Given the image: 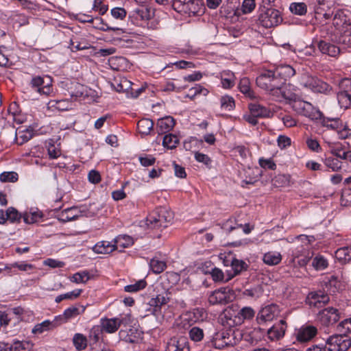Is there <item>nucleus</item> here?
<instances>
[{"label":"nucleus","instance_id":"nucleus-52","mask_svg":"<svg viewBox=\"0 0 351 351\" xmlns=\"http://www.w3.org/2000/svg\"><path fill=\"white\" fill-rule=\"evenodd\" d=\"M221 107L226 111H231L235 106L234 100L232 97L224 95L220 99Z\"/></svg>","mask_w":351,"mask_h":351},{"label":"nucleus","instance_id":"nucleus-14","mask_svg":"<svg viewBox=\"0 0 351 351\" xmlns=\"http://www.w3.org/2000/svg\"><path fill=\"white\" fill-rule=\"evenodd\" d=\"M47 81L45 82L44 77L40 76L34 77L30 82V84L32 88H36L38 93L41 95H48L51 90V78L48 76L45 77Z\"/></svg>","mask_w":351,"mask_h":351},{"label":"nucleus","instance_id":"nucleus-56","mask_svg":"<svg viewBox=\"0 0 351 351\" xmlns=\"http://www.w3.org/2000/svg\"><path fill=\"white\" fill-rule=\"evenodd\" d=\"M289 10L295 14L304 15L306 13L307 8L304 3H292L290 5Z\"/></svg>","mask_w":351,"mask_h":351},{"label":"nucleus","instance_id":"nucleus-16","mask_svg":"<svg viewBox=\"0 0 351 351\" xmlns=\"http://www.w3.org/2000/svg\"><path fill=\"white\" fill-rule=\"evenodd\" d=\"M329 302V296L322 291L311 292L308 295L307 302L310 306L321 308Z\"/></svg>","mask_w":351,"mask_h":351},{"label":"nucleus","instance_id":"nucleus-34","mask_svg":"<svg viewBox=\"0 0 351 351\" xmlns=\"http://www.w3.org/2000/svg\"><path fill=\"white\" fill-rule=\"evenodd\" d=\"M115 250V244L106 241L99 242L93 247L94 252L97 254H109Z\"/></svg>","mask_w":351,"mask_h":351},{"label":"nucleus","instance_id":"nucleus-12","mask_svg":"<svg viewBox=\"0 0 351 351\" xmlns=\"http://www.w3.org/2000/svg\"><path fill=\"white\" fill-rule=\"evenodd\" d=\"M274 99L277 101H288L291 103L298 99V95L293 92L292 85L290 84H285L280 86L272 95Z\"/></svg>","mask_w":351,"mask_h":351},{"label":"nucleus","instance_id":"nucleus-64","mask_svg":"<svg viewBox=\"0 0 351 351\" xmlns=\"http://www.w3.org/2000/svg\"><path fill=\"white\" fill-rule=\"evenodd\" d=\"M337 330L343 335L351 333V317L341 321L337 326Z\"/></svg>","mask_w":351,"mask_h":351},{"label":"nucleus","instance_id":"nucleus-1","mask_svg":"<svg viewBox=\"0 0 351 351\" xmlns=\"http://www.w3.org/2000/svg\"><path fill=\"white\" fill-rule=\"evenodd\" d=\"M282 21V17L279 10L260 5L257 16V23L260 25L265 28H271L278 26Z\"/></svg>","mask_w":351,"mask_h":351},{"label":"nucleus","instance_id":"nucleus-17","mask_svg":"<svg viewBox=\"0 0 351 351\" xmlns=\"http://www.w3.org/2000/svg\"><path fill=\"white\" fill-rule=\"evenodd\" d=\"M278 307L275 304H270L263 308L257 315V322L258 324L271 321L278 313Z\"/></svg>","mask_w":351,"mask_h":351},{"label":"nucleus","instance_id":"nucleus-31","mask_svg":"<svg viewBox=\"0 0 351 351\" xmlns=\"http://www.w3.org/2000/svg\"><path fill=\"white\" fill-rule=\"evenodd\" d=\"M131 82L126 79H123L121 80L120 83L117 84L116 87V90L118 92L121 91H127L129 88L131 89V94L133 97H137L140 95V94L144 90L143 88H139L136 90H134L131 87Z\"/></svg>","mask_w":351,"mask_h":351},{"label":"nucleus","instance_id":"nucleus-55","mask_svg":"<svg viewBox=\"0 0 351 351\" xmlns=\"http://www.w3.org/2000/svg\"><path fill=\"white\" fill-rule=\"evenodd\" d=\"M327 260L322 255L316 256L312 262L313 267L316 270H323L328 267Z\"/></svg>","mask_w":351,"mask_h":351},{"label":"nucleus","instance_id":"nucleus-13","mask_svg":"<svg viewBox=\"0 0 351 351\" xmlns=\"http://www.w3.org/2000/svg\"><path fill=\"white\" fill-rule=\"evenodd\" d=\"M166 351H190L189 342L186 337H173L169 339Z\"/></svg>","mask_w":351,"mask_h":351},{"label":"nucleus","instance_id":"nucleus-46","mask_svg":"<svg viewBox=\"0 0 351 351\" xmlns=\"http://www.w3.org/2000/svg\"><path fill=\"white\" fill-rule=\"evenodd\" d=\"M149 266L154 273L160 274L166 269L167 264L163 261L153 258L150 260Z\"/></svg>","mask_w":351,"mask_h":351},{"label":"nucleus","instance_id":"nucleus-7","mask_svg":"<svg viewBox=\"0 0 351 351\" xmlns=\"http://www.w3.org/2000/svg\"><path fill=\"white\" fill-rule=\"evenodd\" d=\"M325 343V351H347L351 347V339L346 335L330 336Z\"/></svg>","mask_w":351,"mask_h":351},{"label":"nucleus","instance_id":"nucleus-30","mask_svg":"<svg viewBox=\"0 0 351 351\" xmlns=\"http://www.w3.org/2000/svg\"><path fill=\"white\" fill-rule=\"evenodd\" d=\"M92 23L93 24V27L103 32L121 31V32H124L121 28L110 26L99 16L93 17V23Z\"/></svg>","mask_w":351,"mask_h":351},{"label":"nucleus","instance_id":"nucleus-3","mask_svg":"<svg viewBox=\"0 0 351 351\" xmlns=\"http://www.w3.org/2000/svg\"><path fill=\"white\" fill-rule=\"evenodd\" d=\"M173 10L181 14L198 15L204 12V3L202 0H175Z\"/></svg>","mask_w":351,"mask_h":351},{"label":"nucleus","instance_id":"nucleus-37","mask_svg":"<svg viewBox=\"0 0 351 351\" xmlns=\"http://www.w3.org/2000/svg\"><path fill=\"white\" fill-rule=\"evenodd\" d=\"M319 119L321 120V124L322 126L333 130L336 132L339 128V125L342 123V121L339 118L325 117L323 114L322 115V118Z\"/></svg>","mask_w":351,"mask_h":351},{"label":"nucleus","instance_id":"nucleus-2","mask_svg":"<svg viewBox=\"0 0 351 351\" xmlns=\"http://www.w3.org/2000/svg\"><path fill=\"white\" fill-rule=\"evenodd\" d=\"M256 82L258 87L267 91L271 96L280 86H282L274 70H266L261 73L256 77Z\"/></svg>","mask_w":351,"mask_h":351},{"label":"nucleus","instance_id":"nucleus-22","mask_svg":"<svg viewBox=\"0 0 351 351\" xmlns=\"http://www.w3.org/2000/svg\"><path fill=\"white\" fill-rule=\"evenodd\" d=\"M124 321L125 318L121 319L119 318L102 319L101 320V329L108 333L114 332Z\"/></svg>","mask_w":351,"mask_h":351},{"label":"nucleus","instance_id":"nucleus-26","mask_svg":"<svg viewBox=\"0 0 351 351\" xmlns=\"http://www.w3.org/2000/svg\"><path fill=\"white\" fill-rule=\"evenodd\" d=\"M332 24L336 28L342 27V29H346V27L350 26V19L342 10L336 12L332 19Z\"/></svg>","mask_w":351,"mask_h":351},{"label":"nucleus","instance_id":"nucleus-62","mask_svg":"<svg viewBox=\"0 0 351 351\" xmlns=\"http://www.w3.org/2000/svg\"><path fill=\"white\" fill-rule=\"evenodd\" d=\"M5 215L8 217V220L12 223L19 221L21 217H23V215H21L17 210L13 207H10L7 209Z\"/></svg>","mask_w":351,"mask_h":351},{"label":"nucleus","instance_id":"nucleus-32","mask_svg":"<svg viewBox=\"0 0 351 351\" xmlns=\"http://www.w3.org/2000/svg\"><path fill=\"white\" fill-rule=\"evenodd\" d=\"M43 216L41 211L38 209L31 208L29 211H26L23 215L25 223L32 224L37 222Z\"/></svg>","mask_w":351,"mask_h":351},{"label":"nucleus","instance_id":"nucleus-6","mask_svg":"<svg viewBox=\"0 0 351 351\" xmlns=\"http://www.w3.org/2000/svg\"><path fill=\"white\" fill-rule=\"evenodd\" d=\"M300 85L315 93L327 94L332 90V87L326 82L316 77L308 75H304L302 76L300 79Z\"/></svg>","mask_w":351,"mask_h":351},{"label":"nucleus","instance_id":"nucleus-43","mask_svg":"<svg viewBox=\"0 0 351 351\" xmlns=\"http://www.w3.org/2000/svg\"><path fill=\"white\" fill-rule=\"evenodd\" d=\"M338 103L341 108L346 110L351 106V95L339 91L337 95Z\"/></svg>","mask_w":351,"mask_h":351},{"label":"nucleus","instance_id":"nucleus-33","mask_svg":"<svg viewBox=\"0 0 351 351\" xmlns=\"http://www.w3.org/2000/svg\"><path fill=\"white\" fill-rule=\"evenodd\" d=\"M70 106L71 103L68 99L50 100L47 104L48 108L51 110H68L70 108Z\"/></svg>","mask_w":351,"mask_h":351},{"label":"nucleus","instance_id":"nucleus-45","mask_svg":"<svg viewBox=\"0 0 351 351\" xmlns=\"http://www.w3.org/2000/svg\"><path fill=\"white\" fill-rule=\"evenodd\" d=\"M179 143V139L177 136L168 134H166L162 139V145L165 147L172 149L177 147V145Z\"/></svg>","mask_w":351,"mask_h":351},{"label":"nucleus","instance_id":"nucleus-48","mask_svg":"<svg viewBox=\"0 0 351 351\" xmlns=\"http://www.w3.org/2000/svg\"><path fill=\"white\" fill-rule=\"evenodd\" d=\"M73 345L77 350H84L87 346L86 337L80 333H76L73 338Z\"/></svg>","mask_w":351,"mask_h":351},{"label":"nucleus","instance_id":"nucleus-53","mask_svg":"<svg viewBox=\"0 0 351 351\" xmlns=\"http://www.w3.org/2000/svg\"><path fill=\"white\" fill-rule=\"evenodd\" d=\"M189 338L194 342H199L204 338V330L199 327H192L189 332Z\"/></svg>","mask_w":351,"mask_h":351},{"label":"nucleus","instance_id":"nucleus-24","mask_svg":"<svg viewBox=\"0 0 351 351\" xmlns=\"http://www.w3.org/2000/svg\"><path fill=\"white\" fill-rule=\"evenodd\" d=\"M175 125V120L171 117H165L157 121L156 130L158 134L169 132Z\"/></svg>","mask_w":351,"mask_h":351},{"label":"nucleus","instance_id":"nucleus-49","mask_svg":"<svg viewBox=\"0 0 351 351\" xmlns=\"http://www.w3.org/2000/svg\"><path fill=\"white\" fill-rule=\"evenodd\" d=\"M208 93L209 91L206 88L199 84H196L194 87L189 89V93L186 95V97L193 99L194 97L197 95L206 96Z\"/></svg>","mask_w":351,"mask_h":351},{"label":"nucleus","instance_id":"nucleus-18","mask_svg":"<svg viewBox=\"0 0 351 351\" xmlns=\"http://www.w3.org/2000/svg\"><path fill=\"white\" fill-rule=\"evenodd\" d=\"M286 329V322L281 319L268 330L267 335L269 339L271 341H275L282 338L285 334Z\"/></svg>","mask_w":351,"mask_h":351},{"label":"nucleus","instance_id":"nucleus-47","mask_svg":"<svg viewBox=\"0 0 351 351\" xmlns=\"http://www.w3.org/2000/svg\"><path fill=\"white\" fill-rule=\"evenodd\" d=\"M221 84L223 88H230L234 85V75L230 71L221 73Z\"/></svg>","mask_w":351,"mask_h":351},{"label":"nucleus","instance_id":"nucleus-4","mask_svg":"<svg viewBox=\"0 0 351 351\" xmlns=\"http://www.w3.org/2000/svg\"><path fill=\"white\" fill-rule=\"evenodd\" d=\"M220 258L223 260L225 266L230 267V269L226 270L228 277L226 281L231 280L248 268V265L244 261L234 258L232 254H221Z\"/></svg>","mask_w":351,"mask_h":351},{"label":"nucleus","instance_id":"nucleus-60","mask_svg":"<svg viewBox=\"0 0 351 351\" xmlns=\"http://www.w3.org/2000/svg\"><path fill=\"white\" fill-rule=\"evenodd\" d=\"M18 178L19 176L14 171L3 172L0 174V181L2 182H15Z\"/></svg>","mask_w":351,"mask_h":351},{"label":"nucleus","instance_id":"nucleus-21","mask_svg":"<svg viewBox=\"0 0 351 351\" xmlns=\"http://www.w3.org/2000/svg\"><path fill=\"white\" fill-rule=\"evenodd\" d=\"M317 47L323 54H326L334 58L337 57L341 52L339 47L326 40H319L317 43Z\"/></svg>","mask_w":351,"mask_h":351},{"label":"nucleus","instance_id":"nucleus-36","mask_svg":"<svg viewBox=\"0 0 351 351\" xmlns=\"http://www.w3.org/2000/svg\"><path fill=\"white\" fill-rule=\"evenodd\" d=\"M85 311V308L82 306H73L68 308H66L63 313L62 317L60 319L64 320V322H66L68 319L75 317L80 314L84 313Z\"/></svg>","mask_w":351,"mask_h":351},{"label":"nucleus","instance_id":"nucleus-35","mask_svg":"<svg viewBox=\"0 0 351 351\" xmlns=\"http://www.w3.org/2000/svg\"><path fill=\"white\" fill-rule=\"evenodd\" d=\"M263 261L266 265H276L281 262L282 255L278 252H268L263 255Z\"/></svg>","mask_w":351,"mask_h":351},{"label":"nucleus","instance_id":"nucleus-57","mask_svg":"<svg viewBox=\"0 0 351 351\" xmlns=\"http://www.w3.org/2000/svg\"><path fill=\"white\" fill-rule=\"evenodd\" d=\"M147 286V282L145 280H140L134 284L126 285L124 287V291L126 292H137L143 289Z\"/></svg>","mask_w":351,"mask_h":351},{"label":"nucleus","instance_id":"nucleus-5","mask_svg":"<svg viewBox=\"0 0 351 351\" xmlns=\"http://www.w3.org/2000/svg\"><path fill=\"white\" fill-rule=\"evenodd\" d=\"M173 219L172 213L165 208H158L147 217V224L152 228L167 227Z\"/></svg>","mask_w":351,"mask_h":351},{"label":"nucleus","instance_id":"nucleus-40","mask_svg":"<svg viewBox=\"0 0 351 351\" xmlns=\"http://www.w3.org/2000/svg\"><path fill=\"white\" fill-rule=\"evenodd\" d=\"M330 152L339 159L351 162V151L342 152L343 148L340 147L330 146Z\"/></svg>","mask_w":351,"mask_h":351},{"label":"nucleus","instance_id":"nucleus-23","mask_svg":"<svg viewBox=\"0 0 351 351\" xmlns=\"http://www.w3.org/2000/svg\"><path fill=\"white\" fill-rule=\"evenodd\" d=\"M154 12L147 6L141 5L132 10L130 17L141 21H149L154 16Z\"/></svg>","mask_w":351,"mask_h":351},{"label":"nucleus","instance_id":"nucleus-19","mask_svg":"<svg viewBox=\"0 0 351 351\" xmlns=\"http://www.w3.org/2000/svg\"><path fill=\"white\" fill-rule=\"evenodd\" d=\"M274 71L276 73V75L282 82V85L285 84L287 79L290 78L295 74V69L291 66L288 64L279 65L276 66Z\"/></svg>","mask_w":351,"mask_h":351},{"label":"nucleus","instance_id":"nucleus-50","mask_svg":"<svg viewBox=\"0 0 351 351\" xmlns=\"http://www.w3.org/2000/svg\"><path fill=\"white\" fill-rule=\"evenodd\" d=\"M339 40L346 47H351V26L346 27V29L341 30Z\"/></svg>","mask_w":351,"mask_h":351},{"label":"nucleus","instance_id":"nucleus-25","mask_svg":"<svg viewBox=\"0 0 351 351\" xmlns=\"http://www.w3.org/2000/svg\"><path fill=\"white\" fill-rule=\"evenodd\" d=\"M221 228L227 232H231L234 230H242L245 234H248L252 230V228L250 227L249 224H245L244 226L242 224H239L236 223L232 219H229L226 222H224L221 226Z\"/></svg>","mask_w":351,"mask_h":351},{"label":"nucleus","instance_id":"nucleus-54","mask_svg":"<svg viewBox=\"0 0 351 351\" xmlns=\"http://www.w3.org/2000/svg\"><path fill=\"white\" fill-rule=\"evenodd\" d=\"M82 291V289H75V290H73V291H72L71 292L66 293L64 294H62V295H58L56 298L55 301H56V302L59 303L61 301H62L63 300H73V299H75L78 296H80V295L81 294Z\"/></svg>","mask_w":351,"mask_h":351},{"label":"nucleus","instance_id":"nucleus-41","mask_svg":"<svg viewBox=\"0 0 351 351\" xmlns=\"http://www.w3.org/2000/svg\"><path fill=\"white\" fill-rule=\"evenodd\" d=\"M33 344L29 341H15L5 350L9 351H31Z\"/></svg>","mask_w":351,"mask_h":351},{"label":"nucleus","instance_id":"nucleus-9","mask_svg":"<svg viewBox=\"0 0 351 351\" xmlns=\"http://www.w3.org/2000/svg\"><path fill=\"white\" fill-rule=\"evenodd\" d=\"M234 293L229 287H221L212 291L208 296V302L212 305L226 304L233 300Z\"/></svg>","mask_w":351,"mask_h":351},{"label":"nucleus","instance_id":"nucleus-44","mask_svg":"<svg viewBox=\"0 0 351 351\" xmlns=\"http://www.w3.org/2000/svg\"><path fill=\"white\" fill-rule=\"evenodd\" d=\"M114 243L116 245V250L119 247L125 248L134 243L133 239L128 235L119 236L114 239Z\"/></svg>","mask_w":351,"mask_h":351},{"label":"nucleus","instance_id":"nucleus-38","mask_svg":"<svg viewBox=\"0 0 351 351\" xmlns=\"http://www.w3.org/2000/svg\"><path fill=\"white\" fill-rule=\"evenodd\" d=\"M153 127L154 122L149 119H142L137 123L138 132L143 135H148Z\"/></svg>","mask_w":351,"mask_h":351},{"label":"nucleus","instance_id":"nucleus-42","mask_svg":"<svg viewBox=\"0 0 351 351\" xmlns=\"http://www.w3.org/2000/svg\"><path fill=\"white\" fill-rule=\"evenodd\" d=\"M34 136L32 129L20 130L16 133V140L19 145H23L30 140Z\"/></svg>","mask_w":351,"mask_h":351},{"label":"nucleus","instance_id":"nucleus-29","mask_svg":"<svg viewBox=\"0 0 351 351\" xmlns=\"http://www.w3.org/2000/svg\"><path fill=\"white\" fill-rule=\"evenodd\" d=\"M78 217V210L75 207L66 208L60 213L58 219L62 222H67L75 220Z\"/></svg>","mask_w":351,"mask_h":351},{"label":"nucleus","instance_id":"nucleus-51","mask_svg":"<svg viewBox=\"0 0 351 351\" xmlns=\"http://www.w3.org/2000/svg\"><path fill=\"white\" fill-rule=\"evenodd\" d=\"M325 165L331 169L332 171H336L341 169L342 162L339 158L333 157H328L324 160Z\"/></svg>","mask_w":351,"mask_h":351},{"label":"nucleus","instance_id":"nucleus-20","mask_svg":"<svg viewBox=\"0 0 351 351\" xmlns=\"http://www.w3.org/2000/svg\"><path fill=\"white\" fill-rule=\"evenodd\" d=\"M248 108L250 112L258 118H269L273 115L269 108L256 102L249 104Z\"/></svg>","mask_w":351,"mask_h":351},{"label":"nucleus","instance_id":"nucleus-10","mask_svg":"<svg viewBox=\"0 0 351 351\" xmlns=\"http://www.w3.org/2000/svg\"><path fill=\"white\" fill-rule=\"evenodd\" d=\"M340 319L339 309L327 307L320 311L317 315V320L324 326H329L337 323Z\"/></svg>","mask_w":351,"mask_h":351},{"label":"nucleus","instance_id":"nucleus-8","mask_svg":"<svg viewBox=\"0 0 351 351\" xmlns=\"http://www.w3.org/2000/svg\"><path fill=\"white\" fill-rule=\"evenodd\" d=\"M315 241L313 236L301 234L295 237L291 251V256L295 260L304 254L309 252L308 249L310 244Z\"/></svg>","mask_w":351,"mask_h":351},{"label":"nucleus","instance_id":"nucleus-59","mask_svg":"<svg viewBox=\"0 0 351 351\" xmlns=\"http://www.w3.org/2000/svg\"><path fill=\"white\" fill-rule=\"evenodd\" d=\"M254 311L251 307H243L238 313L239 319L243 322L246 319H251L254 316Z\"/></svg>","mask_w":351,"mask_h":351},{"label":"nucleus","instance_id":"nucleus-27","mask_svg":"<svg viewBox=\"0 0 351 351\" xmlns=\"http://www.w3.org/2000/svg\"><path fill=\"white\" fill-rule=\"evenodd\" d=\"M169 300V293L165 292L162 294H158L156 298H151L148 304L150 306L154 307L153 311L156 312L160 309L162 306L167 304Z\"/></svg>","mask_w":351,"mask_h":351},{"label":"nucleus","instance_id":"nucleus-15","mask_svg":"<svg viewBox=\"0 0 351 351\" xmlns=\"http://www.w3.org/2000/svg\"><path fill=\"white\" fill-rule=\"evenodd\" d=\"M317 334V329L312 325H304L296 332V339L299 342L311 341Z\"/></svg>","mask_w":351,"mask_h":351},{"label":"nucleus","instance_id":"nucleus-11","mask_svg":"<svg viewBox=\"0 0 351 351\" xmlns=\"http://www.w3.org/2000/svg\"><path fill=\"white\" fill-rule=\"evenodd\" d=\"M213 343L215 348L223 349L226 346H232L236 343L234 332L231 330H221L215 333Z\"/></svg>","mask_w":351,"mask_h":351},{"label":"nucleus","instance_id":"nucleus-58","mask_svg":"<svg viewBox=\"0 0 351 351\" xmlns=\"http://www.w3.org/2000/svg\"><path fill=\"white\" fill-rule=\"evenodd\" d=\"M110 14L113 19L123 21L127 16V11L122 7H114L111 9Z\"/></svg>","mask_w":351,"mask_h":351},{"label":"nucleus","instance_id":"nucleus-39","mask_svg":"<svg viewBox=\"0 0 351 351\" xmlns=\"http://www.w3.org/2000/svg\"><path fill=\"white\" fill-rule=\"evenodd\" d=\"M135 332H138L135 328H131L128 331L121 330L119 332V337L125 342L131 343H136L138 341V337L134 335Z\"/></svg>","mask_w":351,"mask_h":351},{"label":"nucleus","instance_id":"nucleus-63","mask_svg":"<svg viewBox=\"0 0 351 351\" xmlns=\"http://www.w3.org/2000/svg\"><path fill=\"white\" fill-rule=\"evenodd\" d=\"M337 134L339 139H346L351 136V130L346 123L339 125V128L337 131Z\"/></svg>","mask_w":351,"mask_h":351},{"label":"nucleus","instance_id":"nucleus-28","mask_svg":"<svg viewBox=\"0 0 351 351\" xmlns=\"http://www.w3.org/2000/svg\"><path fill=\"white\" fill-rule=\"evenodd\" d=\"M298 113L311 119H321L322 115V113L319 110L315 109L309 102L303 106Z\"/></svg>","mask_w":351,"mask_h":351},{"label":"nucleus","instance_id":"nucleus-61","mask_svg":"<svg viewBox=\"0 0 351 351\" xmlns=\"http://www.w3.org/2000/svg\"><path fill=\"white\" fill-rule=\"evenodd\" d=\"M90 279L88 271L77 272L71 278V281L75 283H86Z\"/></svg>","mask_w":351,"mask_h":351}]
</instances>
